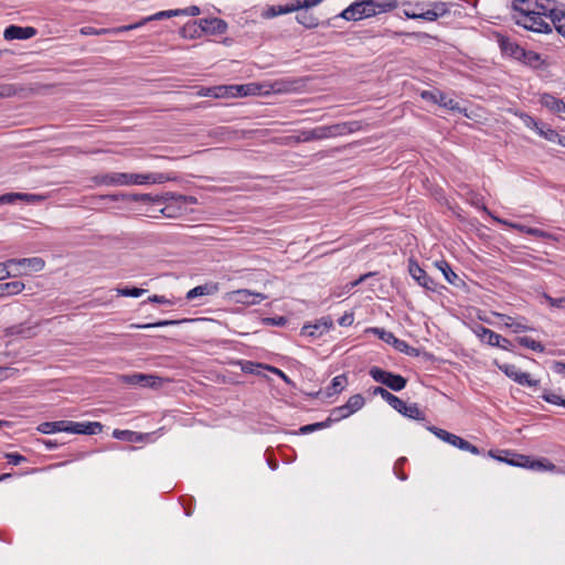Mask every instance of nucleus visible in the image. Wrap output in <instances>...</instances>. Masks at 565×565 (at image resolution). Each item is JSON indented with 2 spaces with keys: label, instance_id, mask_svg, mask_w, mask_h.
<instances>
[{
  "label": "nucleus",
  "instance_id": "obj_1",
  "mask_svg": "<svg viewBox=\"0 0 565 565\" xmlns=\"http://www.w3.org/2000/svg\"><path fill=\"white\" fill-rule=\"evenodd\" d=\"M174 180L164 173H126L108 172L93 177V181L98 185H131V184H161Z\"/></svg>",
  "mask_w": 565,
  "mask_h": 565
},
{
  "label": "nucleus",
  "instance_id": "obj_2",
  "mask_svg": "<svg viewBox=\"0 0 565 565\" xmlns=\"http://www.w3.org/2000/svg\"><path fill=\"white\" fill-rule=\"evenodd\" d=\"M361 122L355 120L338 122L329 126H319L312 129L300 130L294 138L296 142H309L350 135L361 130Z\"/></svg>",
  "mask_w": 565,
  "mask_h": 565
},
{
  "label": "nucleus",
  "instance_id": "obj_3",
  "mask_svg": "<svg viewBox=\"0 0 565 565\" xmlns=\"http://www.w3.org/2000/svg\"><path fill=\"white\" fill-rule=\"evenodd\" d=\"M489 455L491 457L495 458V456L493 455L492 451H490ZM511 456H512L511 458L497 457V459L499 461L507 462L510 466L530 468L533 470H551L552 471L555 469V465L550 462L547 459L534 460V459H531L529 456L518 455V454H511Z\"/></svg>",
  "mask_w": 565,
  "mask_h": 565
},
{
  "label": "nucleus",
  "instance_id": "obj_4",
  "mask_svg": "<svg viewBox=\"0 0 565 565\" xmlns=\"http://www.w3.org/2000/svg\"><path fill=\"white\" fill-rule=\"evenodd\" d=\"M370 375L375 382L381 383L395 392L404 390L407 384V380L401 374H395L377 366L370 369Z\"/></svg>",
  "mask_w": 565,
  "mask_h": 565
},
{
  "label": "nucleus",
  "instance_id": "obj_5",
  "mask_svg": "<svg viewBox=\"0 0 565 565\" xmlns=\"http://www.w3.org/2000/svg\"><path fill=\"white\" fill-rule=\"evenodd\" d=\"M119 380L124 384L139 385L141 387L158 388L162 385L163 379L152 374L132 373L121 374Z\"/></svg>",
  "mask_w": 565,
  "mask_h": 565
},
{
  "label": "nucleus",
  "instance_id": "obj_6",
  "mask_svg": "<svg viewBox=\"0 0 565 565\" xmlns=\"http://www.w3.org/2000/svg\"><path fill=\"white\" fill-rule=\"evenodd\" d=\"M363 10H365L366 18L375 17L380 13H386L395 10L398 7L397 0H362Z\"/></svg>",
  "mask_w": 565,
  "mask_h": 565
},
{
  "label": "nucleus",
  "instance_id": "obj_7",
  "mask_svg": "<svg viewBox=\"0 0 565 565\" xmlns=\"http://www.w3.org/2000/svg\"><path fill=\"white\" fill-rule=\"evenodd\" d=\"M516 24L536 33L552 32L551 24L543 19V15H541L540 12H535L527 18H516Z\"/></svg>",
  "mask_w": 565,
  "mask_h": 565
},
{
  "label": "nucleus",
  "instance_id": "obj_8",
  "mask_svg": "<svg viewBox=\"0 0 565 565\" xmlns=\"http://www.w3.org/2000/svg\"><path fill=\"white\" fill-rule=\"evenodd\" d=\"M408 271L419 286L429 291L436 290L437 284L435 280L413 258L408 260Z\"/></svg>",
  "mask_w": 565,
  "mask_h": 565
},
{
  "label": "nucleus",
  "instance_id": "obj_9",
  "mask_svg": "<svg viewBox=\"0 0 565 565\" xmlns=\"http://www.w3.org/2000/svg\"><path fill=\"white\" fill-rule=\"evenodd\" d=\"M420 97L424 99V100H427V102H431L434 104H437L441 107H445L449 110H458L460 111V107H459V104L452 99V98H447V96L440 92L439 89H435V90H423L420 93Z\"/></svg>",
  "mask_w": 565,
  "mask_h": 565
},
{
  "label": "nucleus",
  "instance_id": "obj_10",
  "mask_svg": "<svg viewBox=\"0 0 565 565\" xmlns=\"http://www.w3.org/2000/svg\"><path fill=\"white\" fill-rule=\"evenodd\" d=\"M67 433L82 435H97L102 433L103 425L99 422H72L68 420Z\"/></svg>",
  "mask_w": 565,
  "mask_h": 565
},
{
  "label": "nucleus",
  "instance_id": "obj_11",
  "mask_svg": "<svg viewBox=\"0 0 565 565\" xmlns=\"http://www.w3.org/2000/svg\"><path fill=\"white\" fill-rule=\"evenodd\" d=\"M38 30L33 26H20L11 24L4 29L3 38L7 41L28 40L36 35Z\"/></svg>",
  "mask_w": 565,
  "mask_h": 565
},
{
  "label": "nucleus",
  "instance_id": "obj_12",
  "mask_svg": "<svg viewBox=\"0 0 565 565\" xmlns=\"http://www.w3.org/2000/svg\"><path fill=\"white\" fill-rule=\"evenodd\" d=\"M333 326V322L330 317H323L320 320H317L316 323H308L301 328V334L308 335L311 338H318L322 335L324 332H328L329 329Z\"/></svg>",
  "mask_w": 565,
  "mask_h": 565
},
{
  "label": "nucleus",
  "instance_id": "obj_13",
  "mask_svg": "<svg viewBox=\"0 0 565 565\" xmlns=\"http://www.w3.org/2000/svg\"><path fill=\"white\" fill-rule=\"evenodd\" d=\"M203 34L220 35L227 30V23L220 18L199 19Z\"/></svg>",
  "mask_w": 565,
  "mask_h": 565
},
{
  "label": "nucleus",
  "instance_id": "obj_14",
  "mask_svg": "<svg viewBox=\"0 0 565 565\" xmlns=\"http://www.w3.org/2000/svg\"><path fill=\"white\" fill-rule=\"evenodd\" d=\"M7 337H20L23 339H32L38 334V323L29 324L28 322L14 324L6 328Z\"/></svg>",
  "mask_w": 565,
  "mask_h": 565
},
{
  "label": "nucleus",
  "instance_id": "obj_15",
  "mask_svg": "<svg viewBox=\"0 0 565 565\" xmlns=\"http://www.w3.org/2000/svg\"><path fill=\"white\" fill-rule=\"evenodd\" d=\"M335 19L341 18L347 21H360L366 18L365 10H363L362 0H355L349 7H347L341 13L334 17Z\"/></svg>",
  "mask_w": 565,
  "mask_h": 565
},
{
  "label": "nucleus",
  "instance_id": "obj_16",
  "mask_svg": "<svg viewBox=\"0 0 565 565\" xmlns=\"http://www.w3.org/2000/svg\"><path fill=\"white\" fill-rule=\"evenodd\" d=\"M395 411L407 418L415 420H425V413L422 409H419L416 403L406 404L404 401H402L401 406H397Z\"/></svg>",
  "mask_w": 565,
  "mask_h": 565
},
{
  "label": "nucleus",
  "instance_id": "obj_17",
  "mask_svg": "<svg viewBox=\"0 0 565 565\" xmlns=\"http://www.w3.org/2000/svg\"><path fill=\"white\" fill-rule=\"evenodd\" d=\"M535 0H513L512 2V9L515 11L519 15H515L516 18H527L531 14H534L535 11Z\"/></svg>",
  "mask_w": 565,
  "mask_h": 565
},
{
  "label": "nucleus",
  "instance_id": "obj_18",
  "mask_svg": "<svg viewBox=\"0 0 565 565\" xmlns=\"http://www.w3.org/2000/svg\"><path fill=\"white\" fill-rule=\"evenodd\" d=\"M236 302L244 305H257L266 298L265 295L258 292H252L247 289L236 290L234 292Z\"/></svg>",
  "mask_w": 565,
  "mask_h": 565
},
{
  "label": "nucleus",
  "instance_id": "obj_19",
  "mask_svg": "<svg viewBox=\"0 0 565 565\" xmlns=\"http://www.w3.org/2000/svg\"><path fill=\"white\" fill-rule=\"evenodd\" d=\"M475 332L482 343L490 347H497L501 341V334L483 326H478Z\"/></svg>",
  "mask_w": 565,
  "mask_h": 565
},
{
  "label": "nucleus",
  "instance_id": "obj_20",
  "mask_svg": "<svg viewBox=\"0 0 565 565\" xmlns=\"http://www.w3.org/2000/svg\"><path fill=\"white\" fill-rule=\"evenodd\" d=\"M9 266L15 265L22 268H30L33 271H40L44 268L45 262L41 257L9 259Z\"/></svg>",
  "mask_w": 565,
  "mask_h": 565
},
{
  "label": "nucleus",
  "instance_id": "obj_21",
  "mask_svg": "<svg viewBox=\"0 0 565 565\" xmlns=\"http://www.w3.org/2000/svg\"><path fill=\"white\" fill-rule=\"evenodd\" d=\"M499 43L501 51L508 56L519 61L520 56L524 55V49L508 38H502Z\"/></svg>",
  "mask_w": 565,
  "mask_h": 565
},
{
  "label": "nucleus",
  "instance_id": "obj_22",
  "mask_svg": "<svg viewBox=\"0 0 565 565\" xmlns=\"http://www.w3.org/2000/svg\"><path fill=\"white\" fill-rule=\"evenodd\" d=\"M168 196H173V195L170 192H167L164 195H151L148 193H143V194L130 193L129 202L162 204L163 202H166L168 200Z\"/></svg>",
  "mask_w": 565,
  "mask_h": 565
},
{
  "label": "nucleus",
  "instance_id": "obj_23",
  "mask_svg": "<svg viewBox=\"0 0 565 565\" xmlns=\"http://www.w3.org/2000/svg\"><path fill=\"white\" fill-rule=\"evenodd\" d=\"M217 291H218V287L216 284H204V285L196 286V287L192 288L191 290H189L185 298L189 301H191L198 297L214 295Z\"/></svg>",
  "mask_w": 565,
  "mask_h": 565
},
{
  "label": "nucleus",
  "instance_id": "obj_24",
  "mask_svg": "<svg viewBox=\"0 0 565 565\" xmlns=\"http://www.w3.org/2000/svg\"><path fill=\"white\" fill-rule=\"evenodd\" d=\"M541 104L553 113H565V103L551 94H543L541 97Z\"/></svg>",
  "mask_w": 565,
  "mask_h": 565
},
{
  "label": "nucleus",
  "instance_id": "obj_25",
  "mask_svg": "<svg viewBox=\"0 0 565 565\" xmlns=\"http://www.w3.org/2000/svg\"><path fill=\"white\" fill-rule=\"evenodd\" d=\"M294 11H299V6H297L296 1L290 4L285 6H271L265 12L264 17L267 19L275 18L277 15L287 14Z\"/></svg>",
  "mask_w": 565,
  "mask_h": 565
},
{
  "label": "nucleus",
  "instance_id": "obj_26",
  "mask_svg": "<svg viewBox=\"0 0 565 565\" xmlns=\"http://www.w3.org/2000/svg\"><path fill=\"white\" fill-rule=\"evenodd\" d=\"M67 424L68 420L44 422L39 425L38 430L42 434L67 433Z\"/></svg>",
  "mask_w": 565,
  "mask_h": 565
},
{
  "label": "nucleus",
  "instance_id": "obj_27",
  "mask_svg": "<svg viewBox=\"0 0 565 565\" xmlns=\"http://www.w3.org/2000/svg\"><path fill=\"white\" fill-rule=\"evenodd\" d=\"M180 35L184 39H199L203 35V32L201 30L200 21H190L186 24L183 25V28L180 30Z\"/></svg>",
  "mask_w": 565,
  "mask_h": 565
},
{
  "label": "nucleus",
  "instance_id": "obj_28",
  "mask_svg": "<svg viewBox=\"0 0 565 565\" xmlns=\"http://www.w3.org/2000/svg\"><path fill=\"white\" fill-rule=\"evenodd\" d=\"M372 393L374 395H380L394 409H396L397 406H401V402L403 401L382 386H375Z\"/></svg>",
  "mask_w": 565,
  "mask_h": 565
},
{
  "label": "nucleus",
  "instance_id": "obj_29",
  "mask_svg": "<svg viewBox=\"0 0 565 565\" xmlns=\"http://www.w3.org/2000/svg\"><path fill=\"white\" fill-rule=\"evenodd\" d=\"M24 289V284L20 280L0 284V298L20 294Z\"/></svg>",
  "mask_w": 565,
  "mask_h": 565
},
{
  "label": "nucleus",
  "instance_id": "obj_30",
  "mask_svg": "<svg viewBox=\"0 0 565 565\" xmlns=\"http://www.w3.org/2000/svg\"><path fill=\"white\" fill-rule=\"evenodd\" d=\"M227 86H213V87H201L198 92L199 96L214 97V98H223L227 96Z\"/></svg>",
  "mask_w": 565,
  "mask_h": 565
},
{
  "label": "nucleus",
  "instance_id": "obj_31",
  "mask_svg": "<svg viewBox=\"0 0 565 565\" xmlns=\"http://www.w3.org/2000/svg\"><path fill=\"white\" fill-rule=\"evenodd\" d=\"M511 226L522 233H525L527 235H531V236H534L537 238H552L553 237V235L551 233L545 232L537 227H529V226L521 225V224H511Z\"/></svg>",
  "mask_w": 565,
  "mask_h": 565
},
{
  "label": "nucleus",
  "instance_id": "obj_32",
  "mask_svg": "<svg viewBox=\"0 0 565 565\" xmlns=\"http://www.w3.org/2000/svg\"><path fill=\"white\" fill-rule=\"evenodd\" d=\"M228 97H243L254 94V87L252 85H228L227 86Z\"/></svg>",
  "mask_w": 565,
  "mask_h": 565
},
{
  "label": "nucleus",
  "instance_id": "obj_33",
  "mask_svg": "<svg viewBox=\"0 0 565 565\" xmlns=\"http://www.w3.org/2000/svg\"><path fill=\"white\" fill-rule=\"evenodd\" d=\"M34 198L33 194L10 192L0 195V204H12L18 200L31 201Z\"/></svg>",
  "mask_w": 565,
  "mask_h": 565
},
{
  "label": "nucleus",
  "instance_id": "obj_34",
  "mask_svg": "<svg viewBox=\"0 0 565 565\" xmlns=\"http://www.w3.org/2000/svg\"><path fill=\"white\" fill-rule=\"evenodd\" d=\"M539 134H540V136L544 137L546 140L551 141V142L558 143L565 148V136L558 134L556 130H554L552 128H546V129L543 128V129H539Z\"/></svg>",
  "mask_w": 565,
  "mask_h": 565
},
{
  "label": "nucleus",
  "instance_id": "obj_35",
  "mask_svg": "<svg viewBox=\"0 0 565 565\" xmlns=\"http://www.w3.org/2000/svg\"><path fill=\"white\" fill-rule=\"evenodd\" d=\"M296 19L300 24H302L307 29L316 28L319 24L318 18L315 17L312 13L308 12L307 10L299 12Z\"/></svg>",
  "mask_w": 565,
  "mask_h": 565
},
{
  "label": "nucleus",
  "instance_id": "obj_36",
  "mask_svg": "<svg viewBox=\"0 0 565 565\" xmlns=\"http://www.w3.org/2000/svg\"><path fill=\"white\" fill-rule=\"evenodd\" d=\"M519 61H522L525 65H529L533 68H537L542 64V58L539 53H536L534 51H526L525 49H524V55L520 56Z\"/></svg>",
  "mask_w": 565,
  "mask_h": 565
},
{
  "label": "nucleus",
  "instance_id": "obj_37",
  "mask_svg": "<svg viewBox=\"0 0 565 565\" xmlns=\"http://www.w3.org/2000/svg\"><path fill=\"white\" fill-rule=\"evenodd\" d=\"M404 14L406 18L412 19V20H425V21H429V22L438 20V18L436 17V13L433 12L431 9L426 10L424 12H419V13L409 11V10H404Z\"/></svg>",
  "mask_w": 565,
  "mask_h": 565
},
{
  "label": "nucleus",
  "instance_id": "obj_38",
  "mask_svg": "<svg viewBox=\"0 0 565 565\" xmlns=\"http://www.w3.org/2000/svg\"><path fill=\"white\" fill-rule=\"evenodd\" d=\"M436 266L438 269L443 273L446 280L451 284L456 285V280L459 279L458 275L451 269L450 265L446 260H440L436 263Z\"/></svg>",
  "mask_w": 565,
  "mask_h": 565
},
{
  "label": "nucleus",
  "instance_id": "obj_39",
  "mask_svg": "<svg viewBox=\"0 0 565 565\" xmlns=\"http://www.w3.org/2000/svg\"><path fill=\"white\" fill-rule=\"evenodd\" d=\"M348 379L345 374L338 375L332 379L330 386L328 387V395L340 393L344 390Z\"/></svg>",
  "mask_w": 565,
  "mask_h": 565
},
{
  "label": "nucleus",
  "instance_id": "obj_40",
  "mask_svg": "<svg viewBox=\"0 0 565 565\" xmlns=\"http://www.w3.org/2000/svg\"><path fill=\"white\" fill-rule=\"evenodd\" d=\"M365 404V399L362 394L352 395L348 402L345 403L349 413L352 415L355 412L360 411Z\"/></svg>",
  "mask_w": 565,
  "mask_h": 565
},
{
  "label": "nucleus",
  "instance_id": "obj_41",
  "mask_svg": "<svg viewBox=\"0 0 565 565\" xmlns=\"http://www.w3.org/2000/svg\"><path fill=\"white\" fill-rule=\"evenodd\" d=\"M516 341L520 345L533 350L535 352H544L545 350V347L541 342L535 341L530 337H519Z\"/></svg>",
  "mask_w": 565,
  "mask_h": 565
},
{
  "label": "nucleus",
  "instance_id": "obj_42",
  "mask_svg": "<svg viewBox=\"0 0 565 565\" xmlns=\"http://www.w3.org/2000/svg\"><path fill=\"white\" fill-rule=\"evenodd\" d=\"M392 345L394 347V349H396L397 351H399L402 353H405L408 355H414V356L418 355V352L415 348L411 347L406 341L401 340L396 337L392 341Z\"/></svg>",
  "mask_w": 565,
  "mask_h": 565
},
{
  "label": "nucleus",
  "instance_id": "obj_43",
  "mask_svg": "<svg viewBox=\"0 0 565 565\" xmlns=\"http://www.w3.org/2000/svg\"><path fill=\"white\" fill-rule=\"evenodd\" d=\"M365 332L373 333V334L377 335L379 339H381L382 341H384L385 343L391 344V345H392V341L395 338V335L392 332L386 331L383 328H376V327L369 328V329H366Z\"/></svg>",
  "mask_w": 565,
  "mask_h": 565
},
{
  "label": "nucleus",
  "instance_id": "obj_44",
  "mask_svg": "<svg viewBox=\"0 0 565 565\" xmlns=\"http://www.w3.org/2000/svg\"><path fill=\"white\" fill-rule=\"evenodd\" d=\"M428 431H430L431 434H434L437 438H439L440 440L447 443V444H450L452 443V438L455 436V434L452 433H449L443 428H438L436 426H427L426 427Z\"/></svg>",
  "mask_w": 565,
  "mask_h": 565
},
{
  "label": "nucleus",
  "instance_id": "obj_45",
  "mask_svg": "<svg viewBox=\"0 0 565 565\" xmlns=\"http://www.w3.org/2000/svg\"><path fill=\"white\" fill-rule=\"evenodd\" d=\"M22 90L23 88L15 84H0V98L12 97Z\"/></svg>",
  "mask_w": 565,
  "mask_h": 565
},
{
  "label": "nucleus",
  "instance_id": "obj_46",
  "mask_svg": "<svg viewBox=\"0 0 565 565\" xmlns=\"http://www.w3.org/2000/svg\"><path fill=\"white\" fill-rule=\"evenodd\" d=\"M350 415L351 414L349 413V409L347 408V406L344 404L342 406L334 407L331 411L330 416L327 419H330L331 424H332V423L339 422L341 419H344V418L349 417Z\"/></svg>",
  "mask_w": 565,
  "mask_h": 565
},
{
  "label": "nucleus",
  "instance_id": "obj_47",
  "mask_svg": "<svg viewBox=\"0 0 565 565\" xmlns=\"http://www.w3.org/2000/svg\"><path fill=\"white\" fill-rule=\"evenodd\" d=\"M498 366H499L500 371H502L509 379H511L515 383H518L520 373L522 371H520L514 364L504 363V364H500Z\"/></svg>",
  "mask_w": 565,
  "mask_h": 565
},
{
  "label": "nucleus",
  "instance_id": "obj_48",
  "mask_svg": "<svg viewBox=\"0 0 565 565\" xmlns=\"http://www.w3.org/2000/svg\"><path fill=\"white\" fill-rule=\"evenodd\" d=\"M173 17H177V10L173 9V10H164V11H159L152 15H149V17H146V18H142L143 19V22H145V25L151 21H159V20H163V19H170V18H173Z\"/></svg>",
  "mask_w": 565,
  "mask_h": 565
},
{
  "label": "nucleus",
  "instance_id": "obj_49",
  "mask_svg": "<svg viewBox=\"0 0 565 565\" xmlns=\"http://www.w3.org/2000/svg\"><path fill=\"white\" fill-rule=\"evenodd\" d=\"M329 426H331V420L330 419H326L323 422H319V423H313V424L301 426L299 428V433L302 434V435H306V434H309V433H312V431H316V430H319V429L327 428Z\"/></svg>",
  "mask_w": 565,
  "mask_h": 565
},
{
  "label": "nucleus",
  "instance_id": "obj_50",
  "mask_svg": "<svg viewBox=\"0 0 565 565\" xmlns=\"http://www.w3.org/2000/svg\"><path fill=\"white\" fill-rule=\"evenodd\" d=\"M184 320H160L152 323H145V324H134L132 327L137 329H151V328H160V327H167V326H174L183 322Z\"/></svg>",
  "mask_w": 565,
  "mask_h": 565
},
{
  "label": "nucleus",
  "instance_id": "obj_51",
  "mask_svg": "<svg viewBox=\"0 0 565 565\" xmlns=\"http://www.w3.org/2000/svg\"><path fill=\"white\" fill-rule=\"evenodd\" d=\"M541 398H543L546 403L565 407V399L548 390L543 391Z\"/></svg>",
  "mask_w": 565,
  "mask_h": 565
},
{
  "label": "nucleus",
  "instance_id": "obj_52",
  "mask_svg": "<svg viewBox=\"0 0 565 565\" xmlns=\"http://www.w3.org/2000/svg\"><path fill=\"white\" fill-rule=\"evenodd\" d=\"M433 12L436 13V17L439 19L441 17H445L450 12V4L448 2L444 1H435L430 3Z\"/></svg>",
  "mask_w": 565,
  "mask_h": 565
},
{
  "label": "nucleus",
  "instance_id": "obj_53",
  "mask_svg": "<svg viewBox=\"0 0 565 565\" xmlns=\"http://www.w3.org/2000/svg\"><path fill=\"white\" fill-rule=\"evenodd\" d=\"M146 291H147L146 289L137 288V287H124V288L117 289V292L119 296L132 297V298H138V297L142 296Z\"/></svg>",
  "mask_w": 565,
  "mask_h": 565
},
{
  "label": "nucleus",
  "instance_id": "obj_54",
  "mask_svg": "<svg viewBox=\"0 0 565 565\" xmlns=\"http://www.w3.org/2000/svg\"><path fill=\"white\" fill-rule=\"evenodd\" d=\"M113 436L117 439H122V440H127V441L140 440V436H137V433L131 431V430L116 429V430H114Z\"/></svg>",
  "mask_w": 565,
  "mask_h": 565
},
{
  "label": "nucleus",
  "instance_id": "obj_55",
  "mask_svg": "<svg viewBox=\"0 0 565 565\" xmlns=\"http://www.w3.org/2000/svg\"><path fill=\"white\" fill-rule=\"evenodd\" d=\"M537 4H535V11L540 12L541 15L546 17L548 14V9H552L555 4L554 0H535Z\"/></svg>",
  "mask_w": 565,
  "mask_h": 565
},
{
  "label": "nucleus",
  "instance_id": "obj_56",
  "mask_svg": "<svg viewBox=\"0 0 565 565\" xmlns=\"http://www.w3.org/2000/svg\"><path fill=\"white\" fill-rule=\"evenodd\" d=\"M79 33L82 35H105V34H111L110 28L109 29H95L93 26H83L79 30Z\"/></svg>",
  "mask_w": 565,
  "mask_h": 565
},
{
  "label": "nucleus",
  "instance_id": "obj_57",
  "mask_svg": "<svg viewBox=\"0 0 565 565\" xmlns=\"http://www.w3.org/2000/svg\"><path fill=\"white\" fill-rule=\"evenodd\" d=\"M546 17L551 20L552 24L554 25L558 22V20L565 18V9L556 8L554 4L552 9H548V14Z\"/></svg>",
  "mask_w": 565,
  "mask_h": 565
},
{
  "label": "nucleus",
  "instance_id": "obj_58",
  "mask_svg": "<svg viewBox=\"0 0 565 565\" xmlns=\"http://www.w3.org/2000/svg\"><path fill=\"white\" fill-rule=\"evenodd\" d=\"M143 25H145V22H143V19H141L140 21L132 23V24L121 25V26H117V28H110V31H111V34H119L122 32H128V31L141 28Z\"/></svg>",
  "mask_w": 565,
  "mask_h": 565
},
{
  "label": "nucleus",
  "instance_id": "obj_59",
  "mask_svg": "<svg viewBox=\"0 0 565 565\" xmlns=\"http://www.w3.org/2000/svg\"><path fill=\"white\" fill-rule=\"evenodd\" d=\"M130 193H115V194H105L100 195L99 199L103 201H110V202H129Z\"/></svg>",
  "mask_w": 565,
  "mask_h": 565
},
{
  "label": "nucleus",
  "instance_id": "obj_60",
  "mask_svg": "<svg viewBox=\"0 0 565 565\" xmlns=\"http://www.w3.org/2000/svg\"><path fill=\"white\" fill-rule=\"evenodd\" d=\"M518 384L529 387H536L540 384V381L531 379V375L526 372H521Z\"/></svg>",
  "mask_w": 565,
  "mask_h": 565
},
{
  "label": "nucleus",
  "instance_id": "obj_61",
  "mask_svg": "<svg viewBox=\"0 0 565 565\" xmlns=\"http://www.w3.org/2000/svg\"><path fill=\"white\" fill-rule=\"evenodd\" d=\"M265 366L260 363H254L252 361H245L242 363V371L244 373H259V369H264Z\"/></svg>",
  "mask_w": 565,
  "mask_h": 565
},
{
  "label": "nucleus",
  "instance_id": "obj_62",
  "mask_svg": "<svg viewBox=\"0 0 565 565\" xmlns=\"http://www.w3.org/2000/svg\"><path fill=\"white\" fill-rule=\"evenodd\" d=\"M288 322L286 317H268L263 319V323L266 326L284 327Z\"/></svg>",
  "mask_w": 565,
  "mask_h": 565
},
{
  "label": "nucleus",
  "instance_id": "obj_63",
  "mask_svg": "<svg viewBox=\"0 0 565 565\" xmlns=\"http://www.w3.org/2000/svg\"><path fill=\"white\" fill-rule=\"evenodd\" d=\"M406 462V458L405 457H401L396 460L395 465H394V473L396 475V477L402 480V481H405L407 480V475L404 473L401 469L403 467V465Z\"/></svg>",
  "mask_w": 565,
  "mask_h": 565
},
{
  "label": "nucleus",
  "instance_id": "obj_64",
  "mask_svg": "<svg viewBox=\"0 0 565 565\" xmlns=\"http://www.w3.org/2000/svg\"><path fill=\"white\" fill-rule=\"evenodd\" d=\"M4 457L8 459V462L13 466H18L26 461V458L18 452H8Z\"/></svg>",
  "mask_w": 565,
  "mask_h": 565
}]
</instances>
